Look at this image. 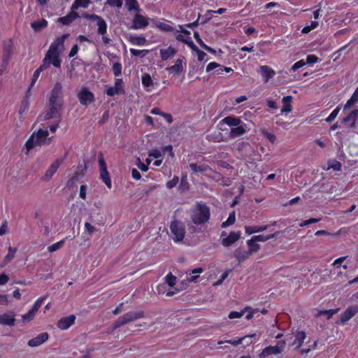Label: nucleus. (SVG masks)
Wrapping results in <instances>:
<instances>
[{
    "label": "nucleus",
    "instance_id": "nucleus-1",
    "mask_svg": "<svg viewBox=\"0 0 358 358\" xmlns=\"http://www.w3.org/2000/svg\"><path fill=\"white\" fill-rule=\"evenodd\" d=\"M63 87L57 82L48 96V102L43 114L44 120L60 119L64 106Z\"/></svg>",
    "mask_w": 358,
    "mask_h": 358
},
{
    "label": "nucleus",
    "instance_id": "nucleus-2",
    "mask_svg": "<svg viewBox=\"0 0 358 358\" xmlns=\"http://www.w3.org/2000/svg\"><path fill=\"white\" fill-rule=\"evenodd\" d=\"M49 132L47 129H38L29 136L25 143V148L29 152L36 146L48 145L52 143V137H48Z\"/></svg>",
    "mask_w": 358,
    "mask_h": 358
},
{
    "label": "nucleus",
    "instance_id": "nucleus-3",
    "mask_svg": "<svg viewBox=\"0 0 358 358\" xmlns=\"http://www.w3.org/2000/svg\"><path fill=\"white\" fill-rule=\"evenodd\" d=\"M192 222L199 226L206 224L210 217L209 207L203 202H197L190 211Z\"/></svg>",
    "mask_w": 358,
    "mask_h": 358
},
{
    "label": "nucleus",
    "instance_id": "nucleus-4",
    "mask_svg": "<svg viewBox=\"0 0 358 358\" xmlns=\"http://www.w3.org/2000/svg\"><path fill=\"white\" fill-rule=\"evenodd\" d=\"M143 317L144 312L143 311H129L117 318L113 324V329H118L127 323L143 318Z\"/></svg>",
    "mask_w": 358,
    "mask_h": 358
},
{
    "label": "nucleus",
    "instance_id": "nucleus-5",
    "mask_svg": "<svg viewBox=\"0 0 358 358\" xmlns=\"http://www.w3.org/2000/svg\"><path fill=\"white\" fill-rule=\"evenodd\" d=\"M170 230L176 242L182 241L184 239L185 227L182 222L176 220H173L170 224Z\"/></svg>",
    "mask_w": 358,
    "mask_h": 358
},
{
    "label": "nucleus",
    "instance_id": "nucleus-6",
    "mask_svg": "<svg viewBox=\"0 0 358 358\" xmlns=\"http://www.w3.org/2000/svg\"><path fill=\"white\" fill-rule=\"evenodd\" d=\"M285 347V341H279L275 346H268L264 348L262 352L259 354L261 358L265 357L271 355H278L281 353Z\"/></svg>",
    "mask_w": 358,
    "mask_h": 358
},
{
    "label": "nucleus",
    "instance_id": "nucleus-7",
    "mask_svg": "<svg viewBox=\"0 0 358 358\" xmlns=\"http://www.w3.org/2000/svg\"><path fill=\"white\" fill-rule=\"evenodd\" d=\"M77 97L81 105L87 106L89 103H93L95 100L94 94L87 87H82L77 94Z\"/></svg>",
    "mask_w": 358,
    "mask_h": 358
},
{
    "label": "nucleus",
    "instance_id": "nucleus-8",
    "mask_svg": "<svg viewBox=\"0 0 358 358\" xmlns=\"http://www.w3.org/2000/svg\"><path fill=\"white\" fill-rule=\"evenodd\" d=\"M358 313V306L353 305L349 306L343 313L341 314L339 320L336 322L338 324L345 325Z\"/></svg>",
    "mask_w": 358,
    "mask_h": 358
},
{
    "label": "nucleus",
    "instance_id": "nucleus-9",
    "mask_svg": "<svg viewBox=\"0 0 358 358\" xmlns=\"http://www.w3.org/2000/svg\"><path fill=\"white\" fill-rule=\"evenodd\" d=\"M85 17L93 20H96V24L98 27L97 33L99 35L103 36L107 32V24L106 21L101 17L95 14H87L85 15Z\"/></svg>",
    "mask_w": 358,
    "mask_h": 358
},
{
    "label": "nucleus",
    "instance_id": "nucleus-10",
    "mask_svg": "<svg viewBox=\"0 0 358 358\" xmlns=\"http://www.w3.org/2000/svg\"><path fill=\"white\" fill-rule=\"evenodd\" d=\"M173 23L165 19H163L162 21H157L155 22V26L157 29L162 31L164 32H171L176 35L179 34V30H177L175 27H173Z\"/></svg>",
    "mask_w": 358,
    "mask_h": 358
},
{
    "label": "nucleus",
    "instance_id": "nucleus-11",
    "mask_svg": "<svg viewBox=\"0 0 358 358\" xmlns=\"http://www.w3.org/2000/svg\"><path fill=\"white\" fill-rule=\"evenodd\" d=\"M69 36V34H64L62 36L57 38L50 45L48 50L51 49L55 52H59L64 48V41Z\"/></svg>",
    "mask_w": 358,
    "mask_h": 358
},
{
    "label": "nucleus",
    "instance_id": "nucleus-12",
    "mask_svg": "<svg viewBox=\"0 0 358 358\" xmlns=\"http://www.w3.org/2000/svg\"><path fill=\"white\" fill-rule=\"evenodd\" d=\"M59 52H55L51 49V50H48L46 52L45 57V60H48L49 63L52 64L55 67L60 68L62 59H60Z\"/></svg>",
    "mask_w": 358,
    "mask_h": 358
},
{
    "label": "nucleus",
    "instance_id": "nucleus-13",
    "mask_svg": "<svg viewBox=\"0 0 358 358\" xmlns=\"http://www.w3.org/2000/svg\"><path fill=\"white\" fill-rule=\"evenodd\" d=\"M75 321L76 316L74 315L63 317L58 321L57 327L61 330H66L75 323Z\"/></svg>",
    "mask_w": 358,
    "mask_h": 358
},
{
    "label": "nucleus",
    "instance_id": "nucleus-14",
    "mask_svg": "<svg viewBox=\"0 0 358 358\" xmlns=\"http://www.w3.org/2000/svg\"><path fill=\"white\" fill-rule=\"evenodd\" d=\"M240 237V231H231L227 237L222 238L221 244L224 247H229L238 241Z\"/></svg>",
    "mask_w": 358,
    "mask_h": 358
},
{
    "label": "nucleus",
    "instance_id": "nucleus-15",
    "mask_svg": "<svg viewBox=\"0 0 358 358\" xmlns=\"http://www.w3.org/2000/svg\"><path fill=\"white\" fill-rule=\"evenodd\" d=\"M148 25V21L144 16L136 14L131 24V28L134 29H140L146 27Z\"/></svg>",
    "mask_w": 358,
    "mask_h": 358
},
{
    "label": "nucleus",
    "instance_id": "nucleus-16",
    "mask_svg": "<svg viewBox=\"0 0 358 358\" xmlns=\"http://www.w3.org/2000/svg\"><path fill=\"white\" fill-rule=\"evenodd\" d=\"M49 334L47 332H43L36 337L30 339L28 341V345L29 347L34 348V347H38L41 345V344L44 343L45 341L48 340Z\"/></svg>",
    "mask_w": 358,
    "mask_h": 358
},
{
    "label": "nucleus",
    "instance_id": "nucleus-17",
    "mask_svg": "<svg viewBox=\"0 0 358 358\" xmlns=\"http://www.w3.org/2000/svg\"><path fill=\"white\" fill-rule=\"evenodd\" d=\"M13 41L11 39L5 41L3 43V62L7 63L13 53Z\"/></svg>",
    "mask_w": 358,
    "mask_h": 358
},
{
    "label": "nucleus",
    "instance_id": "nucleus-18",
    "mask_svg": "<svg viewBox=\"0 0 358 358\" xmlns=\"http://www.w3.org/2000/svg\"><path fill=\"white\" fill-rule=\"evenodd\" d=\"M246 127V124L242 122L236 127L231 128L229 132V136L231 138H235L244 135L247 132Z\"/></svg>",
    "mask_w": 358,
    "mask_h": 358
},
{
    "label": "nucleus",
    "instance_id": "nucleus-19",
    "mask_svg": "<svg viewBox=\"0 0 358 358\" xmlns=\"http://www.w3.org/2000/svg\"><path fill=\"white\" fill-rule=\"evenodd\" d=\"M260 73L264 79V83H267L275 75V71L266 65L260 66Z\"/></svg>",
    "mask_w": 358,
    "mask_h": 358
},
{
    "label": "nucleus",
    "instance_id": "nucleus-20",
    "mask_svg": "<svg viewBox=\"0 0 358 358\" xmlns=\"http://www.w3.org/2000/svg\"><path fill=\"white\" fill-rule=\"evenodd\" d=\"M78 17H79L78 13L71 10L66 16L58 18L57 21L63 25H69Z\"/></svg>",
    "mask_w": 358,
    "mask_h": 358
},
{
    "label": "nucleus",
    "instance_id": "nucleus-21",
    "mask_svg": "<svg viewBox=\"0 0 358 358\" xmlns=\"http://www.w3.org/2000/svg\"><path fill=\"white\" fill-rule=\"evenodd\" d=\"M62 159H56L46 171L45 176L47 180L50 179L53 175L57 172L59 166L63 163Z\"/></svg>",
    "mask_w": 358,
    "mask_h": 358
},
{
    "label": "nucleus",
    "instance_id": "nucleus-22",
    "mask_svg": "<svg viewBox=\"0 0 358 358\" xmlns=\"http://www.w3.org/2000/svg\"><path fill=\"white\" fill-rule=\"evenodd\" d=\"M306 338V334L304 331H297L294 334V340L292 345L296 349H299Z\"/></svg>",
    "mask_w": 358,
    "mask_h": 358
},
{
    "label": "nucleus",
    "instance_id": "nucleus-23",
    "mask_svg": "<svg viewBox=\"0 0 358 358\" xmlns=\"http://www.w3.org/2000/svg\"><path fill=\"white\" fill-rule=\"evenodd\" d=\"M243 121L241 120L240 117H236L234 115H229L227 117H225L223 118L220 122V124H227L229 127H236L241 123H242Z\"/></svg>",
    "mask_w": 358,
    "mask_h": 358
},
{
    "label": "nucleus",
    "instance_id": "nucleus-24",
    "mask_svg": "<svg viewBox=\"0 0 358 358\" xmlns=\"http://www.w3.org/2000/svg\"><path fill=\"white\" fill-rule=\"evenodd\" d=\"M15 323V315L12 313L10 314L3 313L0 315V324L7 326H14Z\"/></svg>",
    "mask_w": 358,
    "mask_h": 358
},
{
    "label": "nucleus",
    "instance_id": "nucleus-25",
    "mask_svg": "<svg viewBox=\"0 0 358 358\" xmlns=\"http://www.w3.org/2000/svg\"><path fill=\"white\" fill-rule=\"evenodd\" d=\"M292 96L290 95L282 97V107L281 108V114L289 113L292 110Z\"/></svg>",
    "mask_w": 358,
    "mask_h": 358
},
{
    "label": "nucleus",
    "instance_id": "nucleus-26",
    "mask_svg": "<svg viewBox=\"0 0 358 358\" xmlns=\"http://www.w3.org/2000/svg\"><path fill=\"white\" fill-rule=\"evenodd\" d=\"M159 53L162 60L166 61L176 54V50L172 46H169L166 49H161Z\"/></svg>",
    "mask_w": 358,
    "mask_h": 358
},
{
    "label": "nucleus",
    "instance_id": "nucleus-27",
    "mask_svg": "<svg viewBox=\"0 0 358 358\" xmlns=\"http://www.w3.org/2000/svg\"><path fill=\"white\" fill-rule=\"evenodd\" d=\"M269 227L268 224L262 225V226H245V231L248 235H251L255 233L264 231L268 229Z\"/></svg>",
    "mask_w": 358,
    "mask_h": 358
},
{
    "label": "nucleus",
    "instance_id": "nucleus-28",
    "mask_svg": "<svg viewBox=\"0 0 358 358\" xmlns=\"http://www.w3.org/2000/svg\"><path fill=\"white\" fill-rule=\"evenodd\" d=\"M250 253L248 250H242L237 248L234 251V257L241 262L248 259L250 256Z\"/></svg>",
    "mask_w": 358,
    "mask_h": 358
},
{
    "label": "nucleus",
    "instance_id": "nucleus-29",
    "mask_svg": "<svg viewBox=\"0 0 358 358\" xmlns=\"http://www.w3.org/2000/svg\"><path fill=\"white\" fill-rule=\"evenodd\" d=\"M182 62H183V59H180V58H178L177 59V60L176 61V63L175 64L171 66H169L166 69L169 71V72H174L176 73V74H178L180 73V72L182 71L183 70V65H182Z\"/></svg>",
    "mask_w": 358,
    "mask_h": 358
},
{
    "label": "nucleus",
    "instance_id": "nucleus-30",
    "mask_svg": "<svg viewBox=\"0 0 358 358\" xmlns=\"http://www.w3.org/2000/svg\"><path fill=\"white\" fill-rule=\"evenodd\" d=\"M358 117V109L352 110L343 119L344 123H350L351 125L355 126L356 120Z\"/></svg>",
    "mask_w": 358,
    "mask_h": 358
},
{
    "label": "nucleus",
    "instance_id": "nucleus-31",
    "mask_svg": "<svg viewBox=\"0 0 358 358\" xmlns=\"http://www.w3.org/2000/svg\"><path fill=\"white\" fill-rule=\"evenodd\" d=\"M91 3V0H75L73 3L71 9L76 10L79 8H87Z\"/></svg>",
    "mask_w": 358,
    "mask_h": 358
},
{
    "label": "nucleus",
    "instance_id": "nucleus-32",
    "mask_svg": "<svg viewBox=\"0 0 358 358\" xmlns=\"http://www.w3.org/2000/svg\"><path fill=\"white\" fill-rule=\"evenodd\" d=\"M48 26V21L45 19H41L39 20H36L31 24V28L35 31H38L42 29L45 28Z\"/></svg>",
    "mask_w": 358,
    "mask_h": 358
},
{
    "label": "nucleus",
    "instance_id": "nucleus-33",
    "mask_svg": "<svg viewBox=\"0 0 358 358\" xmlns=\"http://www.w3.org/2000/svg\"><path fill=\"white\" fill-rule=\"evenodd\" d=\"M125 6L129 12L134 11L138 13L140 11L139 4L137 0H126Z\"/></svg>",
    "mask_w": 358,
    "mask_h": 358
},
{
    "label": "nucleus",
    "instance_id": "nucleus-34",
    "mask_svg": "<svg viewBox=\"0 0 358 358\" xmlns=\"http://www.w3.org/2000/svg\"><path fill=\"white\" fill-rule=\"evenodd\" d=\"M256 336L255 334L246 335L241 338H237L231 340L226 341L225 343L231 344L232 345L236 346L239 344L243 343V341H246L247 338H251Z\"/></svg>",
    "mask_w": 358,
    "mask_h": 358
},
{
    "label": "nucleus",
    "instance_id": "nucleus-35",
    "mask_svg": "<svg viewBox=\"0 0 358 358\" xmlns=\"http://www.w3.org/2000/svg\"><path fill=\"white\" fill-rule=\"evenodd\" d=\"M101 178L103 182L106 184V185L110 189L112 187V183L110 180V178L109 176V173L107 169H103L100 171Z\"/></svg>",
    "mask_w": 358,
    "mask_h": 358
},
{
    "label": "nucleus",
    "instance_id": "nucleus-36",
    "mask_svg": "<svg viewBox=\"0 0 358 358\" xmlns=\"http://www.w3.org/2000/svg\"><path fill=\"white\" fill-rule=\"evenodd\" d=\"M129 41L133 45H144L146 43V39L145 37L141 36H131Z\"/></svg>",
    "mask_w": 358,
    "mask_h": 358
},
{
    "label": "nucleus",
    "instance_id": "nucleus-37",
    "mask_svg": "<svg viewBox=\"0 0 358 358\" xmlns=\"http://www.w3.org/2000/svg\"><path fill=\"white\" fill-rule=\"evenodd\" d=\"M247 244L249 247L248 250L250 252V255L257 252L260 249V245L256 243L252 237L251 239L247 241Z\"/></svg>",
    "mask_w": 358,
    "mask_h": 358
},
{
    "label": "nucleus",
    "instance_id": "nucleus-38",
    "mask_svg": "<svg viewBox=\"0 0 358 358\" xmlns=\"http://www.w3.org/2000/svg\"><path fill=\"white\" fill-rule=\"evenodd\" d=\"M203 272V269L202 268H196L189 273L188 280L190 282H196L199 278V275Z\"/></svg>",
    "mask_w": 358,
    "mask_h": 358
},
{
    "label": "nucleus",
    "instance_id": "nucleus-39",
    "mask_svg": "<svg viewBox=\"0 0 358 358\" xmlns=\"http://www.w3.org/2000/svg\"><path fill=\"white\" fill-rule=\"evenodd\" d=\"M176 38L178 41H181V42L186 43L194 50H196L198 49V48L194 45V43H193L192 41H191V40L188 41V40L185 39L183 35L181 34H178L176 36Z\"/></svg>",
    "mask_w": 358,
    "mask_h": 358
},
{
    "label": "nucleus",
    "instance_id": "nucleus-40",
    "mask_svg": "<svg viewBox=\"0 0 358 358\" xmlns=\"http://www.w3.org/2000/svg\"><path fill=\"white\" fill-rule=\"evenodd\" d=\"M235 221H236V215H235V212L233 211L229 214L227 220L222 223L221 227L222 228H226V227L234 224Z\"/></svg>",
    "mask_w": 358,
    "mask_h": 358
},
{
    "label": "nucleus",
    "instance_id": "nucleus-41",
    "mask_svg": "<svg viewBox=\"0 0 358 358\" xmlns=\"http://www.w3.org/2000/svg\"><path fill=\"white\" fill-rule=\"evenodd\" d=\"M105 5L112 8L120 9L123 5V0H106Z\"/></svg>",
    "mask_w": 358,
    "mask_h": 358
},
{
    "label": "nucleus",
    "instance_id": "nucleus-42",
    "mask_svg": "<svg viewBox=\"0 0 358 358\" xmlns=\"http://www.w3.org/2000/svg\"><path fill=\"white\" fill-rule=\"evenodd\" d=\"M45 298L46 296H42L37 299L30 309L31 312L36 313L42 306Z\"/></svg>",
    "mask_w": 358,
    "mask_h": 358
},
{
    "label": "nucleus",
    "instance_id": "nucleus-43",
    "mask_svg": "<svg viewBox=\"0 0 358 358\" xmlns=\"http://www.w3.org/2000/svg\"><path fill=\"white\" fill-rule=\"evenodd\" d=\"M115 90L118 92L120 94H124L123 80L121 78H115Z\"/></svg>",
    "mask_w": 358,
    "mask_h": 358
},
{
    "label": "nucleus",
    "instance_id": "nucleus-44",
    "mask_svg": "<svg viewBox=\"0 0 358 358\" xmlns=\"http://www.w3.org/2000/svg\"><path fill=\"white\" fill-rule=\"evenodd\" d=\"M262 135L271 143H274L276 141V136L275 134L270 133L266 129L261 130Z\"/></svg>",
    "mask_w": 358,
    "mask_h": 358
},
{
    "label": "nucleus",
    "instance_id": "nucleus-45",
    "mask_svg": "<svg viewBox=\"0 0 358 358\" xmlns=\"http://www.w3.org/2000/svg\"><path fill=\"white\" fill-rule=\"evenodd\" d=\"M341 108V106L338 105L331 113L330 115L325 119L327 122H331L333 120L336 119L337 115H338Z\"/></svg>",
    "mask_w": 358,
    "mask_h": 358
},
{
    "label": "nucleus",
    "instance_id": "nucleus-46",
    "mask_svg": "<svg viewBox=\"0 0 358 358\" xmlns=\"http://www.w3.org/2000/svg\"><path fill=\"white\" fill-rule=\"evenodd\" d=\"M17 252V249L15 248L9 247L8 248V252L5 257L4 259V264H8L15 257V253Z\"/></svg>",
    "mask_w": 358,
    "mask_h": 358
},
{
    "label": "nucleus",
    "instance_id": "nucleus-47",
    "mask_svg": "<svg viewBox=\"0 0 358 358\" xmlns=\"http://www.w3.org/2000/svg\"><path fill=\"white\" fill-rule=\"evenodd\" d=\"M64 243V239L61 240L55 243H53L48 247V250L50 252H53L60 249Z\"/></svg>",
    "mask_w": 358,
    "mask_h": 358
},
{
    "label": "nucleus",
    "instance_id": "nucleus-48",
    "mask_svg": "<svg viewBox=\"0 0 358 358\" xmlns=\"http://www.w3.org/2000/svg\"><path fill=\"white\" fill-rule=\"evenodd\" d=\"M275 234H271L270 235H257L254 236L252 238L255 241L264 242L269 239H271L275 237Z\"/></svg>",
    "mask_w": 358,
    "mask_h": 358
},
{
    "label": "nucleus",
    "instance_id": "nucleus-49",
    "mask_svg": "<svg viewBox=\"0 0 358 358\" xmlns=\"http://www.w3.org/2000/svg\"><path fill=\"white\" fill-rule=\"evenodd\" d=\"M189 168L194 173H197V172L203 173V172L206 171L207 169L206 166H198L196 164H194V163L189 164Z\"/></svg>",
    "mask_w": 358,
    "mask_h": 358
},
{
    "label": "nucleus",
    "instance_id": "nucleus-50",
    "mask_svg": "<svg viewBox=\"0 0 358 358\" xmlns=\"http://www.w3.org/2000/svg\"><path fill=\"white\" fill-rule=\"evenodd\" d=\"M148 52L149 51L148 50H136L134 48L130 49V53L131 55L136 57H145L148 53Z\"/></svg>",
    "mask_w": 358,
    "mask_h": 358
},
{
    "label": "nucleus",
    "instance_id": "nucleus-51",
    "mask_svg": "<svg viewBox=\"0 0 358 358\" xmlns=\"http://www.w3.org/2000/svg\"><path fill=\"white\" fill-rule=\"evenodd\" d=\"M122 64L120 62H115L113 64L112 70L115 76H119L122 74Z\"/></svg>",
    "mask_w": 358,
    "mask_h": 358
},
{
    "label": "nucleus",
    "instance_id": "nucleus-52",
    "mask_svg": "<svg viewBox=\"0 0 358 358\" xmlns=\"http://www.w3.org/2000/svg\"><path fill=\"white\" fill-rule=\"evenodd\" d=\"M166 282L169 287H173L176 285V277L172 275L171 273H169L166 275Z\"/></svg>",
    "mask_w": 358,
    "mask_h": 358
},
{
    "label": "nucleus",
    "instance_id": "nucleus-53",
    "mask_svg": "<svg viewBox=\"0 0 358 358\" xmlns=\"http://www.w3.org/2000/svg\"><path fill=\"white\" fill-rule=\"evenodd\" d=\"M357 101L358 99L352 94L344 105V110L352 107Z\"/></svg>",
    "mask_w": 358,
    "mask_h": 358
},
{
    "label": "nucleus",
    "instance_id": "nucleus-54",
    "mask_svg": "<svg viewBox=\"0 0 358 358\" xmlns=\"http://www.w3.org/2000/svg\"><path fill=\"white\" fill-rule=\"evenodd\" d=\"M317 341H314L312 344L309 345L308 348H302L300 350V354L305 355L308 354L310 350H315L317 348Z\"/></svg>",
    "mask_w": 358,
    "mask_h": 358
},
{
    "label": "nucleus",
    "instance_id": "nucleus-55",
    "mask_svg": "<svg viewBox=\"0 0 358 358\" xmlns=\"http://www.w3.org/2000/svg\"><path fill=\"white\" fill-rule=\"evenodd\" d=\"M320 220H321V218H314V217H312V218H310L308 220L302 221L301 223H299V226L301 227H306V226L309 225L310 224L317 223V222H320Z\"/></svg>",
    "mask_w": 358,
    "mask_h": 358
},
{
    "label": "nucleus",
    "instance_id": "nucleus-56",
    "mask_svg": "<svg viewBox=\"0 0 358 358\" xmlns=\"http://www.w3.org/2000/svg\"><path fill=\"white\" fill-rule=\"evenodd\" d=\"M178 182H179V178L176 176H174L173 178L171 180H169L166 183V187L168 189H172L177 185Z\"/></svg>",
    "mask_w": 358,
    "mask_h": 358
},
{
    "label": "nucleus",
    "instance_id": "nucleus-57",
    "mask_svg": "<svg viewBox=\"0 0 358 358\" xmlns=\"http://www.w3.org/2000/svg\"><path fill=\"white\" fill-rule=\"evenodd\" d=\"M142 84L145 87H150L152 84V80L149 74H145L143 76Z\"/></svg>",
    "mask_w": 358,
    "mask_h": 358
},
{
    "label": "nucleus",
    "instance_id": "nucleus-58",
    "mask_svg": "<svg viewBox=\"0 0 358 358\" xmlns=\"http://www.w3.org/2000/svg\"><path fill=\"white\" fill-rule=\"evenodd\" d=\"M149 157L159 159L162 157V152L158 148H153L148 152Z\"/></svg>",
    "mask_w": 358,
    "mask_h": 358
},
{
    "label": "nucleus",
    "instance_id": "nucleus-59",
    "mask_svg": "<svg viewBox=\"0 0 358 358\" xmlns=\"http://www.w3.org/2000/svg\"><path fill=\"white\" fill-rule=\"evenodd\" d=\"M35 313L29 310L27 313L22 315V320L24 322H29L34 319Z\"/></svg>",
    "mask_w": 358,
    "mask_h": 358
},
{
    "label": "nucleus",
    "instance_id": "nucleus-60",
    "mask_svg": "<svg viewBox=\"0 0 358 358\" xmlns=\"http://www.w3.org/2000/svg\"><path fill=\"white\" fill-rule=\"evenodd\" d=\"M305 65H306V62H304V60L301 59L292 65V66L291 68V71L293 72H295L296 71L302 68Z\"/></svg>",
    "mask_w": 358,
    "mask_h": 358
},
{
    "label": "nucleus",
    "instance_id": "nucleus-61",
    "mask_svg": "<svg viewBox=\"0 0 358 358\" xmlns=\"http://www.w3.org/2000/svg\"><path fill=\"white\" fill-rule=\"evenodd\" d=\"M189 189V183L187 181L186 177L181 179L179 185V189L182 192L186 191Z\"/></svg>",
    "mask_w": 358,
    "mask_h": 358
},
{
    "label": "nucleus",
    "instance_id": "nucleus-62",
    "mask_svg": "<svg viewBox=\"0 0 358 358\" xmlns=\"http://www.w3.org/2000/svg\"><path fill=\"white\" fill-rule=\"evenodd\" d=\"M319 58L317 56L315 55H309L306 57V64H313L318 62Z\"/></svg>",
    "mask_w": 358,
    "mask_h": 358
},
{
    "label": "nucleus",
    "instance_id": "nucleus-63",
    "mask_svg": "<svg viewBox=\"0 0 358 358\" xmlns=\"http://www.w3.org/2000/svg\"><path fill=\"white\" fill-rule=\"evenodd\" d=\"M29 100L23 99V100L22 101L20 107L19 113L20 114H22L24 111L27 110L29 108Z\"/></svg>",
    "mask_w": 358,
    "mask_h": 358
},
{
    "label": "nucleus",
    "instance_id": "nucleus-64",
    "mask_svg": "<svg viewBox=\"0 0 358 358\" xmlns=\"http://www.w3.org/2000/svg\"><path fill=\"white\" fill-rule=\"evenodd\" d=\"M342 167V164L340 162L337 160H334L332 164L329 166L328 169H332L334 171H341Z\"/></svg>",
    "mask_w": 358,
    "mask_h": 358
}]
</instances>
